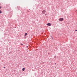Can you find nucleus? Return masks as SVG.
I'll return each mask as SVG.
<instances>
[{"mask_svg": "<svg viewBox=\"0 0 77 77\" xmlns=\"http://www.w3.org/2000/svg\"><path fill=\"white\" fill-rule=\"evenodd\" d=\"M63 20V18H60L59 19V20L60 21H62Z\"/></svg>", "mask_w": 77, "mask_h": 77, "instance_id": "1", "label": "nucleus"}, {"mask_svg": "<svg viewBox=\"0 0 77 77\" xmlns=\"http://www.w3.org/2000/svg\"><path fill=\"white\" fill-rule=\"evenodd\" d=\"M45 10H44L42 11V14H45Z\"/></svg>", "mask_w": 77, "mask_h": 77, "instance_id": "2", "label": "nucleus"}, {"mask_svg": "<svg viewBox=\"0 0 77 77\" xmlns=\"http://www.w3.org/2000/svg\"><path fill=\"white\" fill-rule=\"evenodd\" d=\"M47 26H50L51 25V23H48L47 24Z\"/></svg>", "mask_w": 77, "mask_h": 77, "instance_id": "3", "label": "nucleus"}, {"mask_svg": "<svg viewBox=\"0 0 77 77\" xmlns=\"http://www.w3.org/2000/svg\"><path fill=\"white\" fill-rule=\"evenodd\" d=\"M25 69V68H23L22 69V71H24Z\"/></svg>", "mask_w": 77, "mask_h": 77, "instance_id": "4", "label": "nucleus"}, {"mask_svg": "<svg viewBox=\"0 0 77 77\" xmlns=\"http://www.w3.org/2000/svg\"><path fill=\"white\" fill-rule=\"evenodd\" d=\"M27 33H26L25 34V36H27Z\"/></svg>", "mask_w": 77, "mask_h": 77, "instance_id": "5", "label": "nucleus"}, {"mask_svg": "<svg viewBox=\"0 0 77 77\" xmlns=\"http://www.w3.org/2000/svg\"><path fill=\"white\" fill-rule=\"evenodd\" d=\"M2 12V11L0 10V14H1Z\"/></svg>", "mask_w": 77, "mask_h": 77, "instance_id": "6", "label": "nucleus"}, {"mask_svg": "<svg viewBox=\"0 0 77 77\" xmlns=\"http://www.w3.org/2000/svg\"><path fill=\"white\" fill-rule=\"evenodd\" d=\"M21 45H23V43H21Z\"/></svg>", "mask_w": 77, "mask_h": 77, "instance_id": "7", "label": "nucleus"}, {"mask_svg": "<svg viewBox=\"0 0 77 77\" xmlns=\"http://www.w3.org/2000/svg\"><path fill=\"white\" fill-rule=\"evenodd\" d=\"M2 8V7H0V9H1Z\"/></svg>", "mask_w": 77, "mask_h": 77, "instance_id": "8", "label": "nucleus"}, {"mask_svg": "<svg viewBox=\"0 0 77 77\" xmlns=\"http://www.w3.org/2000/svg\"><path fill=\"white\" fill-rule=\"evenodd\" d=\"M77 30H75V32H77Z\"/></svg>", "mask_w": 77, "mask_h": 77, "instance_id": "9", "label": "nucleus"}, {"mask_svg": "<svg viewBox=\"0 0 77 77\" xmlns=\"http://www.w3.org/2000/svg\"><path fill=\"white\" fill-rule=\"evenodd\" d=\"M5 68V67H4V68Z\"/></svg>", "mask_w": 77, "mask_h": 77, "instance_id": "10", "label": "nucleus"}, {"mask_svg": "<svg viewBox=\"0 0 77 77\" xmlns=\"http://www.w3.org/2000/svg\"><path fill=\"white\" fill-rule=\"evenodd\" d=\"M55 64V65H56V63Z\"/></svg>", "mask_w": 77, "mask_h": 77, "instance_id": "11", "label": "nucleus"}, {"mask_svg": "<svg viewBox=\"0 0 77 77\" xmlns=\"http://www.w3.org/2000/svg\"><path fill=\"white\" fill-rule=\"evenodd\" d=\"M27 47H28V46H27Z\"/></svg>", "mask_w": 77, "mask_h": 77, "instance_id": "12", "label": "nucleus"}]
</instances>
